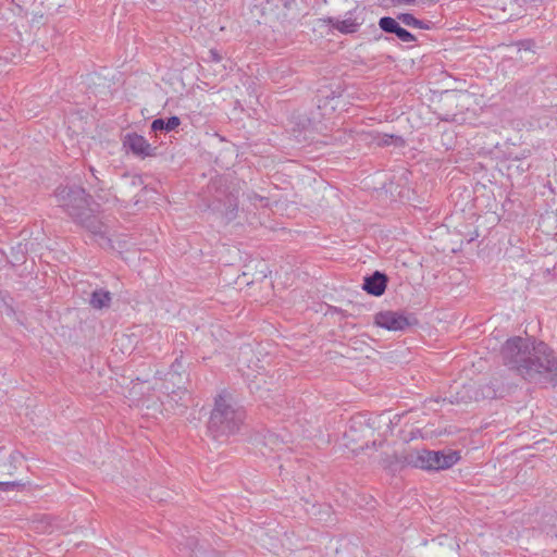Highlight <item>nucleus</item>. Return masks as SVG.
Segmentation results:
<instances>
[{
	"instance_id": "nucleus-22",
	"label": "nucleus",
	"mask_w": 557,
	"mask_h": 557,
	"mask_svg": "<svg viewBox=\"0 0 557 557\" xmlns=\"http://www.w3.org/2000/svg\"><path fill=\"white\" fill-rule=\"evenodd\" d=\"M264 438L267 440V445H270L273 449L275 448L273 445H276L278 440L280 438H283L282 435H278L276 433H273V432H268L265 435H264Z\"/></svg>"
},
{
	"instance_id": "nucleus-21",
	"label": "nucleus",
	"mask_w": 557,
	"mask_h": 557,
	"mask_svg": "<svg viewBox=\"0 0 557 557\" xmlns=\"http://www.w3.org/2000/svg\"><path fill=\"white\" fill-rule=\"evenodd\" d=\"M222 55L216 49H210L208 51V55L202 58L203 62H213V63H220L222 61Z\"/></svg>"
},
{
	"instance_id": "nucleus-4",
	"label": "nucleus",
	"mask_w": 557,
	"mask_h": 557,
	"mask_svg": "<svg viewBox=\"0 0 557 557\" xmlns=\"http://www.w3.org/2000/svg\"><path fill=\"white\" fill-rule=\"evenodd\" d=\"M374 324L387 331H405L413 324H418V320L412 315H405L398 311H380L374 315Z\"/></svg>"
},
{
	"instance_id": "nucleus-24",
	"label": "nucleus",
	"mask_w": 557,
	"mask_h": 557,
	"mask_svg": "<svg viewBox=\"0 0 557 557\" xmlns=\"http://www.w3.org/2000/svg\"><path fill=\"white\" fill-rule=\"evenodd\" d=\"M247 197L249 200H252V201H257V200L262 201L264 199L262 196H259L256 193L248 194Z\"/></svg>"
},
{
	"instance_id": "nucleus-26",
	"label": "nucleus",
	"mask_w": 557,
	"mask_h": 557,
	"mask_svg": "<svg viewBox=\"0 0 557 557\" xmlns=\"http://www.w3.org/2000/svg\"><path fill=\"white\" fill-rule=\"evenodd\" d=\"M89 171H90V173H91V175H92V177H94V181L96 182V177H99V176L97 175V170H96L92 165H90V166H89Z\"/></svg>"
},
{
	"instance_id": "nucleus-27",
	"label": "nucleus",
	"mask_w": 557,
	"mask_h": 557,
	"mask_svg": "<svg viewBox=\"0 0 557 557\" xmlns=\"http://www.w3.org/2000/svg\"><path fill=\"white\" fill-rule=\"evenodd\" d=\"M432 2L436 3L438 0H431Z\"/></svg>"
},
{
	"instance_id": "nucleus-16",
	"label": "nucleus",
	"mask_w": 557,
	"mask_h": 557,
	"mask_svg": "<svg viewBox=\"0 0 557 557\" xmlns=\"http://www.w3.org/2000/svg\"><path fill=\"white\" fill-rule=\"evenodd\" d=\"M91 187L94 188L95 196L101 202H110L113 201V196L111 194L110 187L107 182L100 177H96V182L91 183Z\"/></svg>"
},
{
	"instance_id": "nucleus-12",
	"label": "nucleus",
	"mask_w": 557,
	"mask_h": 557,
	"mask_svg": "<svg viewBox=\"0 0 557 557\" xmlns=\"http://www.w3.org/2000/svg\"><path fill=\"white\" fill-rule=\"evenodd\" d=\"M388 277L381 271H374L372 274L364 276L362 288L372 296H382L387 287Z\"/></svg>"
},
{
	"instance_id": "nucleus-17",
	"label": "nucleus",
	"mask_w": 557,
	"mask_h": 557,
	"mask_svg": "<svg viewBox=\"0 0 557 557\" xmlns=\"http://www.w3.org/2000/svg\"><path fill=\"white\" fill-rule=\"evenodd\" d=\"M111 302V294L104 289H96L91 293L89 304L95 309L109 307Z\"/></svg>"
},
{
	"instance_id": "nucleus-11",
	"label": "nucleus",
	"mask_w": 557,
	"mask_h": 557,
	"mask_svg": "<svg viewBox=\"0 0 557 557\" xmlns=\"http://www.w3.org/2000/svg\"><path fill=\"white\" fill-rule=\"evenodd\" d=\"M327 23L334 29L338 30L342 34H354L359 29L360 25L363 23V18L359 21L357 9H355L346 13V18L338 20L335 17H329Z\"/></svg>"
},
{
	"instance_id": "nucleus-9",
	"label": "nucleus",
	"mask_w": 557,
	"mask_h": 557,
	"mask_svg": "<svg viewBox=\"0 0 557 557\" xmlns=\"http://www.w3.org/2000/svg\"><path fill=\"white\" fill-rule=\"evenodd\" d=\"M430 463L429 471H438L453 467L460 459V453L458 450H430Z\"/></svg>"
},
{
	"instance_id": "nucleus-1",
	"label": "nucleus",
	"mask_w": 557,
	"mask_h": 557,
	"mask_svg": "<svg viewBox=\"0 0 557 557\" xmlns=\"http://www.w3.org/2000/svg\"><path fill=\"white\" fill-rule=\"evenodd\" d=\"M504 364L534 384L557 385V357L544 342L515 336L503 345Z\"/></svg>"
},
{
	"instance_id": "nucleus-20",
	"label": "nucleus",
	"mask_w": 557,
	"mask_h": 557,
	"mask_svg": "<svg viewBox=\"0 0 557 557\" xmlns=\"http://www.w3.org/2000/svg\"><path fill=\"white\" fill-rule=\"evenodd\" d=\"M24 484L18 481L0 482V491L10 492L23 487Z\"/></svg>"
},
{
	"instance_id": "nucleus-7",
	"label": "nucleus",
	"mask_w": 557,
	"mask_h": 557,
	"mask_svg": "<svg viewBox=\"0 0 557 557\" xmlns=\"http://www.w3.org/2000/svg\"><path fill=\"white\" fill-rule=\"evenodd\" d=\"M122 144L127 152L137 158L146 159L157 156V147H152L144 136L135 132L125 134Z\"/></svg>"
},
{
	"instance_id": "nucleus-10",
	"label": "nucleus",
	"mask_w": 557,
	"mask_h": 557,
	"mask_svg": "<svg viewBox=\"0 0 557 557\" xmlns=\"http://www.w3.org/2000/svg\"><path fill=\"white\" fill-rule=\"evenodd\" d=\"M400 23L396 17L383 16L379 20V27L386 34L395 35L403 42L417 41V37L409 30L400 26Z\"/></svg>"
},
{
	"instance_id": "nucleus-8",
	"label": "nucleus",
	"mask_w": 557,
	"mask_h": 557,
	"mask_svg": "<svg viewBox=\"0 0 557 557\" xmlns=\"http://www.w3.org/2000/svg\"><path fill=\"white\" fill-rule=\"evenodd\" d=\"M144 189V181L140 175H124V180L120 187V197L113 196V201H120L127 206L129 203L137 205L139 202L138 191Z\"/></svg>"
},
{
	"instance_id": "nucleus-6",
	"label": "nucleus",
	"mask_w": 557,
	"mask_h": 557,
	"mask_svg": "<svg viewBox=\"0 0 557 557\" xmlns=\"http://www.w3.org/2000/svg\"><path fill=\"white\" fill-rule=\"evenodd\" d=\"M426 454H430V450L425 448L406 449L393 455L394 461L391 462V466L412 467L429 471L430 456H426Z\"/></svg>"
},
{
	"instance_id": "nucleus-5",
	"label": "nucleus",
	"mask_w": 557,
	"mask_h": 557,
	"mask_svg": "<svg viewBox=\"0 0 557 557\" xmlns=\"http://www.w3.org/2000/svg\"><path fill=\"white\" fill-rule=\"evenodd\" d=\"M374 434V428L370 423V419H367L363 414L354 416L348 423V428L344 433V438L349 442L359 444V447H363V438H370Z\"/></svg>"
},
{
	"instance_id": "nucleus-23",
	"label": "nucleus",
	"mask_w": 557,
	"mask_h": 557,
	"mask_svg": "<svg viewBox=\"0 0 557 557\" xmlns=\"http://www.w3.org/2000/svg\"><path fill=\"white\" fill-rule=\"evenodd\" d=\"M393 140H401L400 137L394 135L385 134L382 139L379 141V145L388 146L393 143Z\"/></svg>"
},
{
	"instance_id": "nucleus-2",
	"label": "nucleus",
	"mask_w": 557,
	"mask_h": 557,
	"mask_svg": "<svg viewBox=\"0 0 557 557\" xmlns=\"http://www.w3.org/2000/svg\"><path fill=\"white\" fill-rule=\"evenodd\" d=\"M57 203L71 220L94 235H104V224L91 207L92 197L76 185L59 186L54 190Z\"/></svg>"
},
{
	"instance_id": "nucleus-19",
	"label": "nucleus",
	"mask_w": 557,
	"mask_h": 557,
	"mask_svg": "<svg viewBox=\"0 0 557 557\" xmlns=\"http://www.w3.org/2000/svg\"><path fill=\"white\" fill-rule=\"evenodd\" d=\"M238 202L232 195L227 196V205L225 209V218L227 221H232L237 216Z\"/></svg>"
},
{
	"instance_id": "nucleus-18",
	"label": "nucleus",
	"mask_w": 557,
	"mask_h": 557,
	"mask_svg": "<svg viewBox=\"0 0 557 557\" xmlns=\"http://www.w3.org/2000/svg\"><path fill=\"white\" fill-rule=\"evenodd\" d=\"M183 370V364H182V361H181V357L176 358L171 367H170V371L168 372L166 376L168 379L165 380L166 383L171 382L173 385L175 384V379H178V381H181V371Z\"/></svg>"
},
{
	"instance_id": "nucleus-15",
	"label": "nucleus",
	"mask_w": 557,
	"mask_h": 557,
	"mask_svg": "<svg viewBox=\"0 0 557 557\" xmlns=\"http://www.w3.org/2000/svg\"><path fill=\"white\" fill-rule=\"evenodd\" d=\"M397 20L412 28L431 29L434 26L433 22L419 20L411 13H399L397 14Z\"/></svg>"
},
{
	"instance_id": "nucleus-14",
	"label": "nucleus",
	"mask_w": 557,
	"mask_h": 557,
	"mask_svg": "<svg viewBox=\"0 0 557 557\" xmlns=\"http://www.w3.org/2000/svg\"><path fill=\"white\" fill-rule=\"evenodd\" d=\"M181 125V119L176 115L154 119L150 125L153 133H170Z\"/></svg>"
},
{
	"instance_id": "nucleus-25",
	"label": "nucleus",
	"mask_w": 557,
	"mask_h": 557,
	"mask_svg": "<svg viewBox=\"0 0 557 557\" xmlns=\"http://www.w3.org/2000/svg\"><path fill=\"white\" fill-rule=\"evenodd\" d=\"M416 0H392V2L394 4H411L413 3Z\"/></svg>"
},
{
	"instance_id": "nucleus-3",
	"label": "nucleus",
	"mask_w": 557,
	"mask_h": 557,
	"mask_svg": "<svg viewBox=\"0 0 557 557\" xmlns=\"http://www.w3.org/2000/svg\"><path fill=\"white\" fill-rule=\"evenodd\" d=\"M246 419V411L238 406L232 395L221 393L214 398L207 429L216 441H225L239 432Z\"/></svg>"
},
{
	"instance_id": "nucleus-13",
	"label": "nucleus",
	"mask_w": 557,
	"mask_h": 557,
	"mask_svg": "<svg viewBox=\"0 0 557 557\" xmlns=\"http://www.w3.org/2000/svg\"><path fill=\"white\" fill-rule=\"evenodd\" d=\"M162 392L166 394L168 403L172 408L174 406L178 408H186L185 397L187 395L186 388L178 386L176 389L172 388L169 383L164 382L162 385Z\"/></svg>"
}]
</instances>
